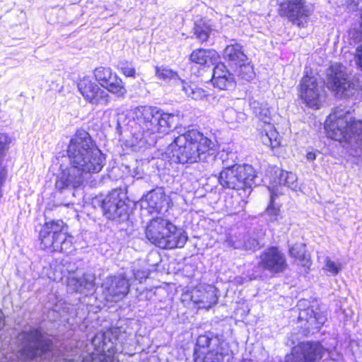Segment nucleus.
<instances>
[{
	"label": "nucleus",
	"instance_id": "11",
	"mask_svg": "<svg viewBox=\"0 0 362 362\" xmlns=\"http://www.w3.org/2000/svg\"><path fill=\"white\" fill-rule=\"evenodd\" d=\"M280 12L293 24L305 28L313 13V8L305 0H284L280 4Z\"/></svg>",
	"mask_w": 362,
	"mask_h": 362
},
{
	"label": "nucleus",
	"instance_id": "12",
	"mask_svg": "<svg viewBox=\"0 0 362 362\" xmlns=\"http://www.w3.org/2000/svg\"><path fill=\"white\" fill-rule=\"evenodd\" d=\"M126 200V195L121 190H112L102 202L101 207L104 216L112 220L127 219L129 215V206Z\"/></svg>",
	"mask_w": 362,
	"mask_h": 362
},
{
	"label": "nucleus",
	"instance_id": "15",
	"mask_svg": "<svg viewBox=\"0 0 362 362\" xmlns=\"http://www.w3.org/2000/svg\"><path fill=\"white\" fill-rule=\"evenodd\" d=\"M130 284L123 275L107 276L102 284L103 295L109 302L123 299L129 291Z\"/></svg>",
	"mask_w": 362,
	"mask_h": 362
},
{
	"label": "nucleus",
	"instance_id": "10",
	"mask_svg": "<svg viewBox=\"0 0 362 362\" xmlns=\"http://www.w3.org/2000/svg\"><path fill=\"white\" fill-rule=\"evenodd\" d=\"M327 86L337 94L349 97L354 93L356 86L348 77L346 67L339 63L333 64L327 72Z\"/></svg>",
	"mask_w": 362,
	"mask_h": 362
},
{
	"label": "nucleus",
	"instance_id": "38",
	"mask_svg": "<svg viewBox=\"0 0 362 362\" xmlns=\"http://www.w3.org/2000/svg\"><path fill=\"white\" fill-rule=\"evenodd\" d=\"M322 269L329 275L335 276L343 269V264L339 260L335 261L329 257H325Z\"/></svg>",
	"mask_w": 362,
	"mask_h": 362
},
{
	"label": "nucleus",
	"instance_id": "36",
	"mask_svg": "<svg viewBox=\"0 0 362 362\" xmlns=\"http://www.w3.org/2000/svg\"><path fill=\"white\" fill-rule=\"evenodd\" d=\"M308 349L310 346L303 345V343L298 344L292 349L290 354L286 356V362H306L303 351H306Z\"/></svg>",
	"mask_w": 362,
	"mask_h": 362
},
{
	"label": "nucleus",
	"instance_id": "26",
	"mask_svg": "<svg viewBox=\"0 0 362 362\" xmlns=\"http://www.w3.org/2000/svg\"><path fill=\"white\" fill-rule=\"evenodd\" d=\"M275 174L276 175V178H275L274 184L269 187V189L271 192L274 191V192L277 194L279 189L278 188L275 189L277 187V185L286 186L293 190H296L298 188V177L295 173L282 170H278L275 172Z\"/></svg>",
	"mask_w": 362,
	"mask_h": 362
},
{
	"label": "nucleus",
	"instance_id": "4",
	"mask_svg": "<svg viewBox=\"0 0 362 362\" xmlns=\"http://www.w3.org/2000/svg\"><path fill=\"white\" fill-rule=\"evenodd\" d=\"M213 143L196 129H191L175 138L168 146L173 157L180 163L205 161Z\"/></svg>",
	"mask_w": 362,
	"mask_h": 362
},
{
	"label": "nucleus",
	"instance_id": "6",
	"mask_svg": "<svg viewBox=\"0 0 362 362\" xmlns=\"http://www.w3.org/2000/svg\"><path fill=\"white\" fill-rule=\"evenodd\" d=\"M256 178L257 174L252 165H235L223 169L220 173L218 182L225 188L242 189L250 188L255 184Z\"/></svg>",
	"mask_w": 362,
	"mask_h": 362
},
{
	"label": "nucleus",
	"instance_id": "24",
	"mask_svg": "<svg viewBox=\"0 0 362 362\" xmlns=\"http://www.w3.org/2000/svg\"><path fill=\"white\" fill-rule=\"evenodd\" d=\"M142 203H146L151 211L160 212L163 209L168 208L169 197L162 188H157L148 192L144 196Z\"/></svg>",
	"mask_w": 362,
	"mask_h": 362
},
{
	"label": "nucleus",
	"instance_id": "30",
	"mask_svg": "<svg viewBox=\"0 0 362 362\" xmlns=\"http://www.w3.org/2000/svg\"><path fill=\"white\" fill-rule=\"evenodd\" d=\"M11 138L5 133H0V198L1 197V188L5 182L7 171L4 165V159L9 148Z\"/></svg>",
	"mask_w": 362,
	"mask_h": 362
},
{
	"label": "nucleus",
	"instance_id": "49",
	"mask_svg": "<svg viewBox=\"0 0 362 362\" xmlns=\"http://www.w3.org/2000/svg\"><path fill=\"white\" fill-rule=\"evenodd\" d=\"M4 320L3 318L2 313L0 311V330L4 327Z\"/></svg>",
	"mask_w": 362,
	"mask_h": 362
},
{
	"label": "nucleus",
	"instance_id": "41",
	"mask_svg": "<svg viewBox=\"0 0 362 362\" xmlns=\"http://www.w3.org/2000/svg\"><path fill=\"white\" fill-rule=\"evenodd\" d=\"M245 115L242 112H238L234 108L228 107L223 113V117L226 122L234 123L240 122L244 119Z\"/></svg>",
	"mask_w": 362,
	"mask_h": 362
},
{
	"label": "nucleus",
	"instance_id": "20",
	"mask_svg": "<svg viewBox=\"0 0 362 362\" xmlns=\"http://www.w3.org/2000/svg\"><path fill=\"white\" fill-rule=\"evenodd\" d=\"M170 221L161 216L151 219L146 227V237L153 244L160 247Z\"/></svg>",
	"mask_w": 362,
	"mask_h": 362
},
{
	"label": "nucleus",
	"instance_id": "44",
	"mask_svg": "<svg viewBox=\"0 0 362 362\" xmlns=\"http://www.w3.org/2000/svg\"><path fill=\"white\" fill-rule=\"evenodd\" d=\"M226 243L235 249L242 248L243 242L240 240H238L236 236H233L230 234L226 235V238L225 240Z\"/></svg>",
	"mask_w": 362,
	"mask_h": 362
},
{
	"label": "nucleus",
	"instance_id": "46",
	"mask_svg": "<svg viewBox=\"0 0 362 362\" xmlns=\"http://www.w3.org/2000/svg\"><path fill=\"white\" fill-rule=\"evenodd\" d=\"M355 62L359 69L362 71V44L358 45L356 48Z\"/></svg>",
	"mask_w": 362,
	"mask_h": 362
},
{
	"label": "nucleus",
	"instance_id": "31",
	"mask_svg": "<svg viewBox=\"0 0 362 362\" xmlns=\"http://www.w3.org/2000/svg\"><path fill=\"white\" fill-rule=\"evenodd\" d=\"M289 254L303 267H309L311 265L310 257L306 254L305 246L303 244L292 245L289 248Z\"/></svg>",
	"mask_w": 362,
	"mask_h": 362
},
{
	"label": "nucleus",
	"instance_id": "13",
	"mask_svg": "<svg viewBox=\"0 0 362 362\" xmlns=\"http://www.w3.org/2000/svg\"><path fill=\"white\" fill-rule=\"evenodd\" d=\"M250 105L255 117L267 126V129H264L265 133L262 136V142L272 148L277 147L279 141L276 139L277 132L272 124L271 112L267 104L252 100L250 101Z\"/></svg>",
	"mask_w": 362,
	"mask_h": 362
},
{
	"label": "nucleus",
	"instance_id": "5",
	"mask_svg": "<svg viewBox=\"0 0 362 362\" xmlns=\"http://www.w3.org/2000/svg\"><path fill=\"white\" fill-rule=\"evenodd\" d=\"M123 334L118 328L98 332L91 340L95 352L83 358L82 362H118L112 354Z\"/></svg>",
	"mask_w": 362,
	"mask_h": 362
},
{
	"label": "nucleus",
	"instance_id": "33",
	"mask_svg": "<svg viewBox=\"0 0 362 362\" xmlns=\"http://www.w3.org/2000/svg\"><path fill=\"white\" fill-rule=\"evenodd\" d=\"M182 90L185 93V95L194 100H201L206 98L207 93L203 88H199L195 85L189 84L184 80H180Z\"/></svg>",
	"mask_w": 362,
	"mask_h": 362
},
{
	"label": "nucleus",
	"instance_id": "1",
	"mask_svg": "<svg viewBox=\"0 0 362 362\" xmlns=\"http://www.w3.org/2000/svg\"><path fill=\"white\" fill-rule=\"evenodd\" d=\"M325 129L328 137L345 142L349 153L362 158V121L356 119L349 111L337 109L326 119Z\"/></svg>",
	"mask_w": 362,
	"mask_h": 362
},
{
	"label": "nucleus",
	"instance_id": "48",
	"mask_svg": "<svg viewBox=\"0 0 362 362\" xmlns=\"http://www.w3.org/2000/svg\"><path fill=\"white\" fill-rule=\"evenodd\" d=\"M306 158L308 160L313 161L316 158V154L314 152H308L306 154Z\"/></svg>",
	"mask_w": 362,
	"mask_h": 362
},
{
	"label": "nucleus",
	"instance_id": "35",
	"mask_svg": "<svg viewBox=\"0 0 362 362\" xmlns=\"http://www.w3.org/2000/svg\"><path fill=\"white\" fill-rule=\"evenodd\" d=\"M303 345H308L310 349L303 351L306 362H316L322 358L323 348L318 342H303Z\"/></svg>",
	"mask_w": 362,
	"mask_h": 362
},
{
	"label": "nucleus",
	"instance_id": "8",
	"mask_svg": "<svg viewBox=\"0 0 362 362\" xmlns=\"http://www.w3.org/2000/svg\"><path fill=\"white\" fill-rule=\"evenodd\" d=\"M159 108L154 106H139L134 110V119L139 126L137 132L134 134L137 139L144 143L154 141L151 136L158 133Z\"/></svg>",
	"mask_w": 362,
	"mask_h": 362
},
{
	"label": "nucleus",
	"instance_id": "32",
	"mask_svg": "<svg viewBox=\"0 0 362 362\" xmlns=\"http://www.w3.org/2000/svg\"><path fill=\"white\" fill-rule=\"evenodd\" d=\"M158 133L167 134L174 128L177 122V116L173 114L165 113L159 109Z\"/></svg>",
	"mask_w": 362,
	"mask_h": 362
},
{
	"label": "nucleus",
	"instance_id": "42",
	"mask_svg": "<svg viewBox=\"0 0 362 362\" xmlns=\"http://www.w3.org/2000/svg\"><path fill=\"white\" fill-rule=\"evenodd\" d=\"M277 196L274 191L271 192V203L267 209V214L269 216L270 221H275L279 216V208L274 206V199Z\"/></svg>",
	"mask_w": 362,
	"mask_h": 362
},
{
	"label": "nucleus",
	"instance_id": "40",
	"mask_svg": "<svg viewBox=\"0 0 362 362\" xmlns=\"http://www.w3.org/2000/svg\"><path fill=\"white\" fill-rule=\"evenodd\" d=\"M156 76L165 81L176 79L180 81L181 80L176 71L165 66H156Z\"/></svg>",
	"mask_w": 362,
	"mask_h": 362
},
{
	"label": "nucleus",
	"instance_id": "37",
	"mask_svg": "<svg viewBox=\"0 0 362 362\" xmlns=\"http://www.w3.org/2000/svg\"><path fill=\"white\" fill-rule=\"evenodd\" d=\"M42 228L48 230L49 233L54 235H59V236H60V234L69 235L68 226L62 220L47 221Z\"/></svg>",
	"mask_w": 362,
	"mask_h": 362
},
{
	"label": "nucleus",
	"instance_id": "14",
	"mask_svg": "<svg viewBox=\"0 0 362 362\" xmlns=\"http://www.w3.org/2000/svg\"><path fill=\"white\" fill-rule=\"evenodd\" d=\"M78 89L86 101L93 105L106 106L110 102L108 91L88 77H83L78 81Z\"/></svg>",
	"mask_w": 362,
	"mask_h": 362
},
{
	"label": "nucleus",
	"instance_id": "21",
	"mask_svg": "<svg viewBox=\"0 0 362 362\" xmlns=\"http://www.w3.org/2000/svg\"><path fill=\"white\" fill-rule=\"evenodd\" d=\"M95 276L93 274L87 272L79 274L78 272L70 273L67 279V286L75 292H79L88 295L95 290Z\"/></svg>",
	"mask_w": 362,
	"mask_h": 362
},
{
	"label": "nucleus",
	"instance_id": "18",
	"mask_svg": "<svg viewBox=\"0 0 362 362\" xmlns=\"http://www.w3.org/2000/svg\"><path fill=\"white\" fill-rule=\"evenodd\" d=\"M258 265L272 273L282 272L287 267L285 255L276 247H269L262 252Z\"/></svg>",
	"mask_w": 362,
	"mask_h": 362
},
{
	"label": "nucleus",
	"instance_id": "27",
	"mask_svg": "<svg viewBox=\"0 0 362 362\" xmlns=\"http://www.w3.org/2000/svg\"><path fill=\"white\" fill-rule=\"evenodd\" d=\"M219 55L214 49H197L190 55V61L199 65L210 66L216 64Z\"/></svg>",
	"mask_w": 362,
	"mask_h": 362
},
{
	"label": "nucleus",
	"instance_id": "43",
	"mask_svg": "<svg viewBox=\"0 0 362 362\" xmlns=\"http://www.w3.org/2000/svg\"><path fill=\"white\" fill-rule=\"evenodd\" d=\"M120 69L122 73L129 77H134L136 74L134 66L131 62H123L119 64Z\"/></svg>",
	"mask_w": 362,
	"mask_h": 362
},
{
	"label": "nucleus",
	"instance_id": "34",
	"mask_svg": "<svg viewBox=\"0 0 362 362\" xmlns=\"http://www.w3.org/2000/svg\"><path fill=\"white\" fill-rule=\"evenodd\" d=\"M234 71L240 79L245 81H250L255 76L253 66L251 65L249 59L246 62L239 63L238 66H235Z\"/></svg>",
	"mask_w": 362,
	"mask_h": 362
},
{
	"label": "nucleus",
	"instance_id": "17",
	"mask_svg": "<svg viewBox=\"0 0 362 362\" xmlns=\"http://www.w3.org/2000/svg\"><path fill=\"white\" fill-rule=\"evenodd\" d=\"M86 178L87 175L81 168L70 161V165L62 169L58 175L55 187L60 191L68 188H77L83 184Z\"/></svg>",
	"mask_w": 362,
	"mask_h": 362
},
{
	"label": "nucleus",
	"instance_id": "25",
	"mask_svg": "<svg viewBox=\"0 0 362 362\" xmlns=\"http://www.w3.org/2000/svg\"><path fill=\"white\" fill-rule=\"evenodd\" d=\"M187 236L185 231L177 228L176 226L170 222L168 230L164 237V243L160 248L173 249L175 247H183L187 241Z\"/></svg>",
	"mask_w": 362,
	"mask_h": 362
},
{
	"label": "nucleus",
	"instance_id": "19",
	"mask_svg": "<svg viewBox=\"0 0 362 362\" xmlns=\"http://www.w3.org/2000/svg\"><path fill=\"white\" fill-rule=\"evenodd\" d=\"M41 247L49 249L52 252H68L72 247V237L69 235H54L49 233L45 228H42L40 233Z\"/></svg>",
	"mask_w": 362,
	"mask_h": 362
},
{
	"label": "nucleus",
	"instance_id": "45",
	"mask_svg": "<svg viewBox=\"0 0 362 362\" xmlns=\"http://www.w3.org/2000/svg\"><path fill=\"white\" fill-rule=\"evenodd\" d=\"M243 247L245 250H255L259 247V242L257 239L248 237L247 240L243 242Z\"/></svg>",
	"mask_w": 362,
	"mask_h": 362
},
{
	"label": "nucleus",
	"instance_id": "47",
	"mask_svg": "<svg viewBox=\"0 0 362 362\" xmlns=\"http://www.w3.org/2000/svg\"><path fill=\"white\" fill-rule=\"evenodd\" d=\"M148 273L145 270L134 271V276L135 279L141 282L144 279L148 277Z\"/></svg>",
	"mask_w": 362,
	"mask_h": 362
},
{
	"label": "nucleus",
	"instance_id": "7",
	"mask_svg": "<svg viewBox=\"0 0 362 362\" xmlns=\"http://www.w3.org/2000/svg\"><path fill=\"white\" fill-rule=\"evenodd\" d=\"M195 362H222L228 356L227 344L217 337L201 335L194 349Z\"/></svg>",
	"mask_w": 362,
	"mask_h": 362
},
{
	"label": "nucleus",
	"instance_id": "9",
	"mask_svg": "<svg viewBox=\"0 0 362 362\" xmlns=\"http://www.w3.org/2000/svg\"><path fill=\"white\" fill-rule=\"evenodd\" d=\"M323 81L315 76L305 75L299 84V96L310 107L319 109L324 100Z\"/></svg>",
	"mask_w": 362,
	"mask_h": 362
},
{
	"label": "nucleus",
	"instance_id": "28",
	"mask_svg": "<svg viewBox=\"0 0 362 362\" xmlns=\"http://www.w3.org/2000/svg\"><path fill=\"white\" fill-rule=\"evenodd\" d=\"M223 55L231 66H238L239 63L246 62L248 59L243 51L242 46L238 43L228 45L224 49Z\"/></svg>",
	"mask_w": 362,
	"mask_h": 362
},
{
	"label": "nucleus",
	"instance_id": "23",
	"mask_svg": "<svg viewBox=\"0 0 362 362\" xmlns=\"http://www.w3.org/2000/svg\"><path fill=\"white\" fill-rule=\"evenodd\" d=\"M211 81L214 86L221 90L231 89L235 85L233 75L223 63H218L214 67Z\"/></svg>",
	"mask_w": 362,
	"mask_h": 362
},
{
	"label": "nucleus",
	"instance_id": "29",
	"mask_svg": "<svg viewBox=\"0 0 362 362\" xmlns=\"http://www.w3.org/2000/svg\"><path fill=\"white\" fill-rule=\"evenodd\" d=\"M298 317L300 320L306 321L308 327H312L315 329L320 328L326 321V317L322 313L315 312L311 308L300 310Z\"/></svg>",
	"mask_w": 362,
	"mask_h": 362
},
{
	"label": "nucleus",
	"instance_id": "16",
	"mask_svg": "<svg viewBox=\"0 0 362 362\" xmlns=\"http://www.w3.org/2000/svg\"><path fill=\"white\" fill-rule=\"evenodd\" d=\"M95 80L108 92L117 97H124L127 93L124 83L110 68L100 66L94 70Z\"/></svg>",
	"mask_w": 362,
	"mask_h": 362
},
{
	"label": "nucleus",
	"instance_id": "39",
	"mask_svg": "<svg viewBox=\"0 0 362 362\" xmlns=\"http://www.w3.org/2000/svg\"><path fill=\"white\" fill-rule=\"evenodd\" d=\"M194 30V35L202 42L208 40L212 30L210 25L202 20L196 22Z\"/></svg>",
	"mask_w": 362,
	"mask_h": 362
},
{
	"label": "nucleus",
	"instance_id": "3",
	"mask_svg": "<svg viewBox=\"0 0 362 362\" xmlns=\"http://www.w3.org/2000/svg\"><path fill=\"white\" fill-rule=\"evenodd\" d=\"M67 152L71 163L78 165L87 176L99 173L105 163V155L84 130L78 131L71 139Z\"/></svg>",
	"mask_w": 362,
	"mask_h": 362
},
{
	"label": "nucleus",
	"instance_id": "22",
	"mask_svg": "<svg viewBox=\"0 0 362 362\" xmlns=\"http://www.w3.org/2000/svg\"><path fill=\"white\" fill-rule=\"evenodd\" d=\"M216 288L210 285L196 288L192 291L191 300L198 308L209 309L217 303Z\"/></svg>",
	"mask_w": 362,
	"mask_h": 362
},
{
	"label": "nucleus",
	"instance_id": "2",
	"mask_svg": "<svg viewBox=\"0 0 362 362\" xmlns=\"http://www.w3.org/2000/svg\"><path fill=\"white\" fill-rule=\"evenodd\" d=\"M16 356L21 362L50 361L54 343L41 327H31L20 332L16 337Z\"/></svg>",
	"mask_w": 362,
	"mask_h": 362
}]
</instances>
